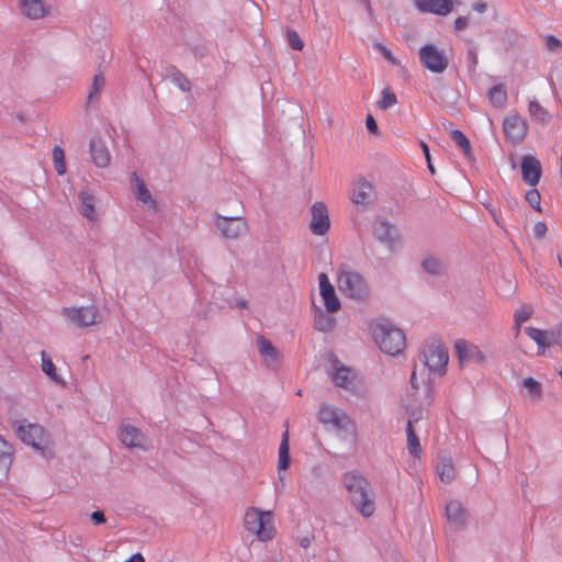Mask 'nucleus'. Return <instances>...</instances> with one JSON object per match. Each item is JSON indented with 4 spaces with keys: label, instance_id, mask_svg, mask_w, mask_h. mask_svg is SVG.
I'll list each match as a JSON object with an SVG mask.
<instances>
[{
    "label": "nucleus",
    "instance_id": "obj_1",
    "mask_svg": "<svg viewBox=\"0 0 562 562\" xmlns=\"http://www.w3.org/2000/svg\"><path fill=\"white\" fill-rule=\"evenodd\" d=\"M342 483L348 492V498L356 509L364 517L373 515L375 505L369 491V482L359 472L351 471L344 475Z\"/></svg>",
    "mask_w": 562,
    "mask_h": 562
},
{
    "label": "nucleus",
    "instance_id": "obj_2",
    "mask_svg": "<svg viewBox=\"0 0 562 562\" xmlns=\"http://www.w3.org/2000/svg\"><path fill=\"white\" fill-rule=\"evenodd\" d=\"M372 336L381 351L390 356H397L405 348V334L387 321L375 324L372 328Z\"/></svg>",
    "mask_w": 562,
    "mask_h": 562
},
{
    "label": "nucleus",
    "instance_id": "obj_3",
    "mask_svg": "<svg viewBox=\"0 0 562 562\" xmlns=\"http://www.w3.org/2000/svg\"><path fill=\"white\" fill-rule=\"evenodd\" d=\"M11 428L15 436L25 445L33 447L37 451H44L48 441L45 429L37 423H31L25 418L11 420Z\"/></svg>",
    "mask_w": 562,
    "mask_h": 562
},
{
    "label": "nucleus",
    "instance_id": "obj_4",
    "mask_svg": "<svg viewBox=\"0 0 562 562\" xmlns=\"http://www.w3.org/2000/svg\"><path fill=\"white\" fill-rule=\"evenodd\" d=\"M244 524L245 528L255 533L261 541L270 540L274 536L273 514L271 512H262L250 507L245 514Z\"/></svg>",
    "mask_w": 562,
    "mask_h": 562
},
{
    "label": "nucleus",
    "instance_id": "obj_5",
    "mask_svg": "<svg viewBox=\"0 0 562 562\" xmlns=\"http://www.w3.org/2000/svg\"><path fill=\"white\" fill-rule=\"evenodd\" d=\"M339 291L353 300L364 301L369 297L370 290L361 274L352 270H341L338 274Z\"/></svg>",
    "mask_w": 562,
    "mask_h": 562
},
{
    "label": "nucleus",
    "instance_id": "obj_6",
    "mask_svg": "<svg viewBox=\"0 0 562 562\" xmlns=\"http://www.w3.org/2000/svg\"><path fill=\"white\" fill-rule=\"evenodd\" d=\"M214 226L221 237L227 240H236L248 233V225L243 215L225 216L214 213Z\"/></svg>",
    "mask_w": 562,
    "mask_h": 562
},
{
    "label": "nucleus",
    "instance_id": "obj_7",
    "mask_svg": "<svg viewBox=\"0 0 562 562\" xmlns=\"http://www.w3.org/2000/svg\"><path fill=\"white\" fill-rule=\"evenodd\" d=\"M418 55L422 66L434 74L443 72L449 65V60L443 52L439 50L432 44L422 46L418 50Z\"/></svg>",
    "mask_w": 562,
    "mask_h": 562
},
{
    "label": "nucleus",
    "instance_id": "obj_8",
    "mask_svg": "<svg viewBox=\"0 0 562 562\" xmlns=\"http://www.w3.org/2000/svg\"><path fill=\"white\" fill-rule=\"evenodd\" d=\"M61 315L72 325L85 328L98 323L99 312L94 305L63 307Z\"/></svg>",
    "mask_w": 562,
    "mask_h": 562
},
{
    "label": "nucleus",
    "instance_id": "obj_9",
    "mask_svg": "<svg viewBox=\"0 0 562 562\" xmlns=\"http://www.w3.org/2000/svg\"><path fill=\"white\" fill-rule=\"evenodd\" d=\"M449 360L448 350L441 344H430L422 355L423 363L435 373H443Z\"/></svg>",
    "mask_w": 562,
    "mask_h": 562
},
{
    "label": "nucleus",
    "instance_id": "obj_10",
    "mask_svg": "<svg viewBox=\"0 0 562 562\" xmlns=\"http://www.w3.org/2000/svg\"><path fill=\"white\" fill-rule=\"evenodd\" d=\"M373 236L390 251H394L401 243L398 228L386 220H376L372 226Z\"/></svg>",
    "mask_w": 562,
    "mask_h": 562
},
{
    "label": "nucleus",
    "instance_id": "obj_11",
    "mask_svg": "<svg viewBox=\"0 0 562 562\" xmlns=\"http://www.w3.org/2000/svg\"><path fill=\"white\" fill-rule=\"evenodd\" d=\"M503 130L508 143L518 145L527 134L526 122L517 114H508L503 122Z\"/></svg>",
    "mask_w": 562,
    "mask_h": 562
},
{
    "label": "nucleus",
    "instance_id": "obj_12",
    "mask_svg": "<svg viewBox=\"0 0 562 562\" xmlns=\"http://www.w3.org/2000/svg\"><path fill=\"white\" fill-rule=\"evenodd\" d=\"M312 220L310 223V229L314 235H325L330 227V221L328 216V210L325 203L315 202L311 207Z\"/></svg>",
    "mask_w": 562,
    "mask_h": 562
},
{
    "label": "nucleus",
    "instance_id": "obj_13",
    "mask_svg": "<svg viewBox=\"0 0 562 562\" xmlns=\"http://www.w3.org/2000/svg\"><path fill=\"white\" fill-rule=\"evenodd\" d=\"M454 349L461 364L482 363L485 361L483 351L476 345L464 339H458L454 342Z\"/></svg>",
    "mask_w": 562,
    "mask_h": 562
},
{
    "label": "nucleus",
    "instance_id": "obj_14",
    "mask_svg": "<svg viewBox=\"0 0 562 562\" xmlns=\"http://www.w3.org/2000/svg\"><path fill=\"white\" fill-rule=\"evenodd\" d=\"M521 175L522 180L530 187H536L542 175L540 161L531 155L522 156L521 158Z\"/></svg>",
    "mask_w": 562,
    "mask_h": 562
},
{
    "label": "nucleus",
    "instance_id": "obj_15",
    "mask_svg": "<svg viewBox=\"0 0 562 562\" xmlns=\"http://www.w3.org/2000/svg\"><path fill=\"white\" fill-rule=\"evenodd\" d=\"M132 186L136 200L146 206L148 211L153 213L158 212L159 207L157 201L153 198L144 180L136 172L132 173Z\"/></svg>",
    "mask_w": 562,
    "mask_h": 562
},
{
    "label": "nucleus",
    "instance_id": "obj_16",
    "mask_svg": "<svg viewBox=\"0 0 562 562\" xmlns=\"http://www.w3.org/2000/svg\"><path fill=\"white\" fill-rule=\"evenodd\" d=\"M319 282V293L324 301L326 311L328 313H335L340 310V301L335 293V289L331 285L326 273H319L318 276Z\"/></svg>",
    "mask_w": 562,
    "mask_h": 562
},
{
    "label": "nucleus",
    "instance_id": "obj_17",
    "mask_svg": "<svg viewBox=\"0 0 562 562\" xmlns=\"http://www.w3.org/2000/svg\"><path fill=\"white\" fill-rule=\"evenodd\" d=\"M328 426L335 430L340 439L351 438L355 441L357 435L356 424L344 411Z\"/></svg>",
    "mask_w": 562,
    "mask_h": 562
},
{
    "label": "nucleus",
    "instance_id": "obj_18",
    "mask_svg": "<svg viewBox=\"0 0 562 562\" xmlns=\"http://www.w3.org/2000/svg\"><path fill=\"white\" fill-rule=\"evenodd\" d=\"M415 7L423 13L447 15L452 10L451 0H414Z\"/></svg>",
    "mask_w": 562,
    "mask_h": 562
},
{
    "label": "nucleus",
    "instance_id": "obj_19",
    "mask_svg": "<svg viewBox=\"0 0 562 562\" xmlns=\"http://www.w3.org/2000/svg\"><path fill=\"white\" fill-rule=\"evenodd\" d=\"M372 191V184L364 178H359L352 187L351 201L364 209L371 203Z\"/></svg>",
    "mask_w": 562,
    "mask_h": 562
},
{
    "label": "nucleus",
    "instance_id": "obj_20",
    "mask_svg": "<svg viewBox=\"0 0 562 562\" xmlns=\"http://www.w3.org/2000/svg\"><path fill=\"white\" fill-rule=\"evenodd\" d=\"M120 440L128 448H143L145 436L135 426L131 424H122L120 426Z\"/></svg>",
    "mask_w": 562,
    "mask_h": 562
},
{
    "label": "nucleus",
    "instance_id": "obj_21",
    "mask_svg": "<svg viewBox=\"0 0 562 562\" xmlns=\"http://www.w3.org/2000/svg\"><path fill=\"white\" fill-rule=\"evenodd\" d=\"M89 146L92 162L99 168L108 167L111 156L103 140L100 137H92Z\"/></svg>",
    "mask_w": 562,
    "mask_h": 562
},
{
    "label": "nucleus",
    "instance_id": "obj_22",
    "mask_svg": "<svg viewBox=\"0 0 562 562\" xmlns=\"http://www.w3.org/2000/svg\"><path fill=\"white\" fill-rule=\"evenodd\" d=\"M79 213L86 217L90 223H95L98 221V214L95 212V196L89 190H82L78 194Z\"/></svg>",
    "mask_w": 562,
    "mask_h": 562
},
{
    "label": "nucleus",
    "instance_id": "obj_23",
    "mask_svg": "<svg viewBox=\"0 0 562 562\" xmlns=\"http://www.w3.org/2000/svg\"><path fill=\"white\" fill-rule=\"evenodd\" d=\"M20 11L31 20H38L47 14L42 0H18Z\"/></svg>",
    "mask_w": 562,
    "mask_h": 562
},
{
    "label": "nucleus",
    "instance_id": "obj_24",
    "mask_svg": "<svg viewBox=\"0 0 562 562\" xmlns=\"http://www.w3.org/2000/svg\"><path fill=\"white\" fill-rule=\"evenodd\" d=\"M257 346L259 353L263 358L267 367L273 369L277 368L279 363V353L271 341L263 336H258Z\"/></svg>",
    "mask_w": 562,
    "mask_h": 562
},
{
    "label": "nucleus",
    "instance_id": "obj_25",
    "mask_svg": "<svg viewBox=\"0 0 562 562\" xmlns=\"http://www.w3.org/2000/svg\"><path fill=\"white\" fill-rule=\"evenodd\" d=\"M333 383L341 389L350 390L353 381V372L350 368L336 361L335 369L330 373Z\"/></svg>",
    "mask_w": 562,
    "mask_h": 562
},
{
    "label": "nucleus",
    "instance_id": "obj_26",
    "mask_svg": "<svg viewBox=\"0 0 562 562\" xmlns=\"http://www.w3.org/2000/svg\"><path fill=\"white\" fill-rule=\"evenodd\" d=\"M418 420L413 414L409 416L406 423V436H407V450L413 457H419L422 453V447L419 443L418 436L416 435L413 424Z\"/></svg>",
    "mask_w": 562,
    "mask_h": 562
},
{
    "label": "nucleus",
    "instance_id": "obj_27",
    "mask_svg": "<svg viewBox=\"0 0 562 562\" xmlns=\"http://www.w3.org/2000/svg\"><path fill=\"white\" fill-rule=\"evenodd\" d=\"M446 516L448 521L456 527H461L465 521V512L458 501H450L446 505Z\"/></svg>",
    "mask_w": 562,
    "mask_h": 562
},
{
    "label": "nucleus",
    "instance_id": "obj_28",
    "mask_svg": "<svg viewBox=\"0 0 562 562\" xmlns=\"http://www.w3.org/2000/svg\"><path fill=\"white\" fill-rule=\"evenodd\" d=\"M525 333L536 342L538 347L537 355L543 356L547 347L549 346L548 337L550 338V331L529 326L525 328Z\"/></svg>",
    "mask_w": 562,
    "mask_h": 562
},
{
    "label": "nucleus",
    "instance_id": "obj_29",
    "mask_svg": "<svg viewBox=\"0 0 562 562\" xmlns=\"http://www.w3.org/2000/svg\"><path fill=\"white\" fill-rule=\"evenodd\" d=\"M423 270L434 277H441L447 272V265L439 258L428 256L422 260Z\"/></svg>",
    "mask_w": 562,
    "mask_h": 562
},
{
    "label": "nucleus",
    "instance_id": "obj_30",
    "mask_svg": "<svg viewBox=\"0 0 562 562\" xmlns=\"http://www.w3.org/2000/svg\"><path fill=\"white\" fill-rule=\"evenodd\" d=\"M13 448L0 437V476H5L12 463Z\"/></svg>",
    "mask_w": 562,
    "mask_h": 562
},
{
    "label": "nucleus",
    "instance_id": "obj_31",
    "mask_svg": "<svg viewBox=\"0 0 562 562\" xmlns=\"http://www.w3.org/2000/svg\"><path fill=\"white\" fill-rule=\"evenodd\" d=\"M436 471L439 479L446 483H450L456 476L452 459L449 456H443L440 458L436 467Z\"/></svg>",
    "mask_w": 562,
    "mask_h": 562
},
{
    "label": "nucleus",
    "instance_id": "obj_32",
    "mask_svg": "<svg viewBox=\"0 0 562 562\" xmlns=\"http://www.w3.org/2000/svg\"><path fill=\"white\" fill-rule=\"evenodd\" d=\"M336 319L328 312L318 310L314 316V328L318 331L328 333L334 329Z\"/></svg>",
    "mask_w": 562,
    "mask_h": 562
},
{
    "label": "nucleus",
    "instance_id": "obj_33",
    "mask_svg": "<svg viewBox=\"0 0 562 562\" xmlns=\"http://www.w3.org/2000/svg\"><path fill=\"white\" fill-rule=\"evenodd\" d=\"M289 432L285 430L279 446L278 471H285L290 465Z\"/></svg>",
    "mask_w": 562,
    "mask_h": 562
},
{
    "label": "nucleus",
    "instance_id": "obj_34",
    "mask_svg": "<svg viewBox=\"0 0 562 562\" xmlns=\"http://www.w3.org/2000/svg\"><path fill=\"white\" fill-rule=\"evenodd\" d=\"M490 103L495 108H503L507 101V91L503 83L492 87L487 92Z\"/></svg>",
    "mask_w": 562,
    "mask_h": 562
},
{
    "label": "nucleus",
    "instance_id": "obj_35",
    "mask_svg": "<svg viewBox=\"0 0 562 562\" xmlns=\"http://www.w3.org/2000/svg\"><path fill=\"white\" fill-rule=\"evenodd\" d=\"M42 357V370L43 372L54 382L57 384H65V381L61 379V376L57 373V370L52 361V359L46 355L45 351L41 352Z\"/></svg>",
    "mask_w": 562,
    "mask_h": 562
},
{
    "label": "nucleus",
    "instance_id": "obj_36",
    "mask_svg": "<svg viewBox=\"0 0 562 562\" xmlns=\"http://www.w3.org/2000/svg\"><path fill=\"white\" fill-rule=\"evenodd\" d=\"M451 139L459 146L465 157H471V145L467 135L460 130H453L450 133Z\"/></svg>",
    "mask_w": 562,
    "mask_h": 562
},
{
    "label": "nucleus",
    "instance_id": "obj_37",
    "mask_svg": "<svg viewBox=\"0 0 562 562\" xmlns=\"http://www.w3.org/2000/svg\"><path fill=\"white\" fill-rule=\"evenodd\" d=\"M105 85V79L102 74H97L93 77L91 90L88 93V104L95 103L99 99V93Z\"/></svg>",
    "mask_w": 562,
    "mask_h": 562
},
{
    "label": "nucleus",
    "instance_id": "obj_38",
    "mask_svg": "<svg viewBox=\"0 0 562 562\" xmlns=\"http://www.w3.org/2000/svg\"><path fill=\"white\" fill-rule=\"evenodd\" d=\"M168 72L171 77L172 83L177 86L181 91L187 92L191 89V83L188 78L176 67H170Z\"/></svg>",
    "mask_w": 562,
    "mask_h": 562
},
{
    "label": "nucleus",
    "instance_id": "obj_39",
    "mask_svg": "<svg viewBox=\"0 0 562 562\" xmlns=\"http://www.w3.org/2000/svg\"><path fill=\"white\" fill-rule=\"evenodd\" d=\"M342 409L331 405H323L318 411V420L325 426H328Z\"/></svg>",
    "mask_w": 562,
    "mask_h": 562
},
{
    "label": "nucleus",
    "instance_id": "obj_40",
    "mask_svg": "<svg viewBox=\"0 0 562 562\" xmlns=\"http://www.w3.org/2000/svg\"><path fill=\"white\" fill-rule=\"evenodd\" d=\"M53 160L56 172L61 176L66 172L65 154L60 146L53 148Z\"/></svg>",
    "mask_w": 562,
    "mask_h": 562
},
{
    "label": "nucleus",
    "instance_id": "obj_41",
    "mask_svg": "<svg viewBox=\"0 0 562 562\" xmlns=\"http://www.w3.org/2000/svg\"><path fill=\"white\" fill-rule=\"evenodd\" d=\"M522 386L528 391V393L535 398L540 400L541 398V384L535 380L533 378L529 376L526 378L522 382Z\"/></svg>",
    "mask_w": 562,
    "mask_h": 562
},
{
    "label": "nucleus",
    "instance_id": "obj_42",
    "mask_svg": "<svg viewBox=\"0 0 562 562\" xmlns=\"http://www.w3.org/2000/svg\"><path fill=\"white\" fill-rule=\"evenodd\" d=\"M529 113L533 119L538 121L547 122L549 120L548 112L538 101H530Z\"/></svg>",
    "mask_w": 562,
    "mask_h": 562
},
{
    "label": "nucleus",
    "instance_id": "obj_43",
    "mask_svg": "<svg viewBox=\"0 0 562 562\" xmlns=\"http://www.w3.org/2000/svg\"><path fill=\"white\" fill-rule=\"evenodd\" d=\"M532 315V308L528 305H522L518 310H516L514 314V321L517 328L521 326L522 323L527 322Z\"/></svg>",
    "mask_w": 562,
    "mask_h": 562
},
{
    "label": "nucleus",
    "instance_id": "obj_44",
    "mask_svg": "<svg viewBox=\"0 0 562 562\" xmlns=\"http://www.w3.org/2000/svg\"><path fill=\"white\" fill-rule=\"evenodd\" d=\"M397 102L395 93L390 91L387 88L382 91V98L379 101V106L383 110L393 106Z\"/></svg>",
    "mask_w": 562,
    "mask_h": 562
},
{
    "label": "nucleus",
    "instance_id": "obj_45",
    "mask_svg": "<svg viewBox=\"0 0 562 562\" xmlns=\"http://www.w3.org/2000/svg\"><path fill=\"white\" fill-rule=\"evenodd\" d=\"M525 199L532 209H535L536 211H541V196L537 189H531L527 191Z\"/></svg>",
    "mask_w": 562,
    "mask_h": 562
},
{
    "label": "nucleus",
    "instance_id": "obj_46",
    "mask_svg": "<svg viewBox=\"0 0 562 562\" xmlns=\"http://www.w3.org/2000/svg\"><path fill=\"white\" fill-rule=\"evenodd\" d=\"M286 38H288V44L292 49H295V50L303 49L304 43L295 31L289 30L286 33Z\"/></svg>",
    "mask_w": 562,
    "mask_h": 562
},
{
    "label": "nucleus",
    "instance_id": "obj_47",
    "mask_svg": "<svg viewBox=\"0 0 562 562\" xmlns=\"http://www.w3.org/2000/svg\"><path fill=\"white\" fill-rule=\"evenodd\" d=\"M373 47L392 65H398V59L392 52L382 43H375Z\"/></svg>",
    "mask_w": 562,
    "mask_h": 562
},
{
    "label": "nucleus",
    "instance_id": "obj_48",
    "mask_svg": "<svg viewBox=\"0 0 562 562\" xmlns=\"http://www.w3.org/2000/svg\"><path fill=\"white\" fill-rule=\"evenodd\" d=\"M546 46L551 52H558L562 47V42L554 35H547L544 37Z\"/></svg>",
    "mask_w": 562,
    "mask_h": 562
},
{
    "label": "nucleus",
    "instance_id": "obj_49",
    "mask_svg": "<svg viewBox=\"0 0 562 562\" xmlns=\"http://www.w3.org/2000/svg\"><path fill=\"white\" fill-rule=\"evenodd\" d=\"M532 231L535 238L542 239L548 232V226L544 222H538L533 225Z\"/></svg>",
    "mask_w": 562,
    "mask_h": 562
},
{
    "label": "nucleus",
    "instance_id": "obj_50",
    "mask_svg": "<svg viewBox=\"0 0 562 562\" xmlns=\"http://www.w3.org/2000/svg\"><path fill=\"white\" fill-rule=\"evenodd\" d=\"M90 518L94 525H101L106 521L104 513L102 510H94L91 513Z\"/></svg>",
    "mask_w": 562,
    "mask_h": 562
},
{
    "label": "nucleus",
    "instance_id": "obj_51",
    "mask_svg": "<svg viewBox=\"0 0 562 562\" xmlns=\"http://www.w3.org/2000/svg\"><path fill=\"white\" fill-rule=\"evenodd\" d=\"M366 126L367 130L372 134H376L379 132L378 124L371 114H369L366 119Z\"/></svg>",
    "mask_w": 562,
    "mask_h": 562
},
{
    "label": "nucleus",
    "instance_id": "obj_52",
    "mask_svg": "<svg viewBox=\"0 0 562 562\" xmlns=\"http://www.w3.org/2000/svg\"><path fill=\"white\" fill-rule=\"evenodd\" d=\"M469 24V20L467 16H458L454 21V29L457 31L464 30Z\"/></svg>",
    "mask_w": 562,
    "mask_h": 562
},
{
    "label": "nucleus",
    "instance_id": "obj_53",
    "mask_svg": "<svg viewBox=\"0 0 562 562\" xmlns=\"http://www.w3.org/2000/svg\"><path fill=\"white\" fill-rule=\"evenodd\" d=\"M468 60H469V67L474 69L477 65V55L473 48L469 49V52H468Z\"/></svg>",
    "mask_w": 562,
    "mask_h": 562
},
{
    "label": "nucleus",
    "instance_id": "obj_54",
    "mask_svg": "<svg viewBox=\"0 0 562 562\" xmlns=\"http://www.w3.org/2000/svg\"><path fill=\"white\" fill-rule=\"evenodd\" d=\"M313 540H314V536L313 535H307V536L299 538V544L303 549H307L311 546Z\"/></svg>",
    "mask_w": 562,
    "mask_h": 562
},
{
    "label": "nucleus",
    "instance_id": "obj_55",
    "mask_svg": "<svg viewBox=\"0 0 562 562\" xmlns=\"http://www.w3.org/2000/svg\"><path fill=\"white\" fill-rule=\"evenodd\" d=\"M473 9L477 12V13H484L487 9V5L485 2L483 1H477L473 4Z\"/></svg>",
    "mask_w": 562,
    "mask_h": 562
},
{
    "label": "nucleus",
    "instance_id": "obj_56",
    "mask_svg": "<svg viewBox=\"0 0 562 562\" xmlns=\"http://www.w3.org/2000/svg\"><path fill=\"white\" fill-rule=\"evenodd\" d=\"M125 562H145V559L139 552H136Z\"/></svg>",
    "mask_w": 562,
    "mask_h": 562
},
{
    "label": "nucleus",
    "instance_id": "obj_57",
    "mask_svg": "<svg viewBox=\"0 0 562 562\" xmlns=\"http://www.w3.org/2000/svg\"><path fill=\"white\" fill-rule=\"evenodd\" d=\"M420 146L427 162H429L430 151L428 145L425 142H420Z\"/></svg>",
    "mask_w": 562,
    "mask_h": 562
},
{
    "label": "nucleus",
    "instance_id": "obj_58",
    "mask_svg": "<svg viewBox=\"0 0 562 562\" xmlns=\"http://www.w3.org/2000/svg\"><path fill=\"white\" fill-rule=\"evenodd\" d=\"M359 1H360V2L362 3V5L366 8V10H367L368 14H369L370 16H372V14H373V10H372V7H371V4H370V0H359Z\"/></svg>",
    "mask_w": 562,
    "mask_h": 562
},
{
    "label": "nucleus",
    "instance_id": "obj_59",
    "mask_svg": "<svg viewBox=\"0 0 562 562\" xmlns=\"http://www.w3.org/2000/svg\"><path fill=\"white\" fill-rule=\"evenodd\" d=\"M411 384L414 389H417L418 385H417V378H416V372L413 371L412 372V375H411Z\"/></svg>",
    "mask_w": 562,
    "mask_h": 562
},
{
    "label": "nucleus",
    "instance_id": "obj_60",
    "mask_svg": "<svg viewBox=\"0 0 562 562\" xmlns=\"http://www.w3.org/2000/svg\"><path fill=\"white\" fill-rule=\"evenodd\" d=\"M427 398H428V404H431L434 401V396H432V389L430 386L428 387Z\"/></svg>",
    "mask_w": 562,
    "mask_h": 562
},
{
    "label": "nucleus",
    "instance_id": "obj_61",
    "mask_svg": "<svg viewBox=\"0 0 562 562\" xmlns=\"http://www.w3.org/2000/svg\"><path fill=\"white\" fill-rule=\"evenodd\" d=\"M427 166H428L429 171L434 175L435 173V168H434V166L431 164V158H429V162H427Z\"/></svg>",
    "mask_w": 562,
    "mask_h": 562
},
{
    "label": "nucleus",
    "instance_id": "obj_62",
    "mask_svg": "<svg viewBox=\"0 0 562 562\" xmlns=\"http://www.w3.org/2000/svg\"><path fill=\"white\" fill-rule=\"evenodd\" d=\"M237 306L244 307V306H246V302L244 300H240L237 302Z\"/></svg>",
    "mask_w": 562,
    "mask_h": 562
},
{
    "label": "nucleus",
    "instance_id": "obj_63",
    "mask_svg": "<svg viewBox=\"0 0 562 562\" xmlns=\"http://www.w3.org/2000/svg\"><path fill=\"white\" fill-rule=\"evenodd\" d=\"M558 261L560 266L562 267V251L558 254Z\"/></svg>",
    "mask_w": 562,
    "mask_h": 562
},
{
    "label": "nucleus",
    "instance_id": "obj_64",
    "mask_svg": "<svg viewBox=\"0 0 562 562\" xmlns=\"http://www.w3.org/2000/svg\"><path fill=\"white\" fill-rule=\"evenodd\" d=\"M493 216H494L495 222L499 225L498 217L495 214Z\"/></svg>",
    "mask_w": 562,
    "mask_h": 562
}]
</instances>
